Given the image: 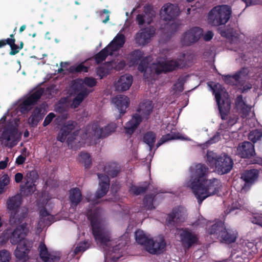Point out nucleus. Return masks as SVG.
I'll return each mask as SVG.
<instances>
[{"mask_svg":"<svg viewBox=\"0 0 262 262\" xmlns=\"http://www.w3.org/2000/svg\"><path fill=\"white\" fill-rule=\"evenodd\" d=\"M163 8L165 12L163 19L165 21L173 20L179 15V8L176 4H166Z\"/></svg>","mask_w":262,"mask_h":262,"instance_id":"28","label":"nucleus"},{"mask_svg":"<svg viewBox=\"0 0 262 262\" xmlns=\"http://www.w3.org/2000/svg\"><path fill=\"white\" fill-rule=\"evenodd\" d=\"M96 73L100 79H102L107 75L106 69L103 67H98L96 69Z\"/></svg>","mask_w":262,"mask_h":262,"instance_id":"56","label":"nucleus"},{"mask_svg":"<svg viewBox=\"0 0 262 262\" xmlns=\"http://www.w3.org/2000/svg\"><path fill=\"white\" fill-rule=\"evenodd\" d=\"M14 229H7L5 232L4 236L7 241H9L13 245H16L22 243L25 239L26 236L29 233V228L26 223L17 224Z\"/></svg>","mask_w":262,"mask_h":262,"instance_id":"8","label":"nucleus"},{"mask_svg":"<svg viewBox=\"0 0 262 262\" xmlns=\"http://www.w3.org/2000/svg\"><path fill=\"white\" fill-rule=\"evenodd\" d=\"M133 76L130 74L121 76L115 84L116 89L121 92L128 90L133 83Z\"/></svg>","mask_w":262,"mask_h":262,"instance_id":"29","label":"nucleus"},{"mask_svg":"<svg viewBox=\"0 0 262 262\" xmlns=\"http://www.w3.org/2000/svg\"><path fill=\"white\" fill-rule=\"evenodd\" d=\"M214 93L215 100L216 101L219 112L222 120H226L227 118V116L230 112L231 108V103L228 99L223 100L222 102V95L220 92H215Z\"/></svg>","mask_w":262,"mask_h":262,"instance_id":"20","label":"nucleus"},{"mask_svg":"<svg viewBox=\"0 0 262 262\" xmlns=\"http://www.w3.org/2000/svg\"><path fill=\"white\" fill-rule=\"evenodd\" d=\"M74 122L69 121L67 123L63 125L60 129L58 135L57 137V140L61 142H64L66 141L67 136L74 129Z\"/></svg>","mask_w":262,"mask_h":262,"instance_id":"31","label":"nucleus"},{"mask_svg":"<svg viewBox=\"0 0 262 262\" xmlns=\"http://www.w3.org/2000/svg\"><path fill=\"white\" fill-rule=\"evenodd\" d=\"M69 194L71 206L76 208L82 199L81 192L78 188L75 187L70 189Z\"/></svg>","mask_w":262,"mask_h":262,"instance_id":"33","label":"nucleus"},{"mask_svg":"<svg viewBox=\"0 0 262 262\" xmlns=\"http://www.w3.org/2000/svg\"><path fill=\"white\" fill-rule=\"evenodd\" d=\"M90 93V91L87 88H84L78 93L73 100L72 105L74 106V107H77Z\"/></svg>","mask_w":262,"mask_h":262,"instance_id":"40","label":"nucleus"},{"mask_svg":"<svg viewBox=\"0 0 262 262\" xmlns=\"http://www.w3.org/2000/svg\"><path fill=\"white\" fill-rule=\"evenodd\" d=\"M86 249V243H81L75 248L74 252L75 254H78L80 252H84Z\"/></svg>","mask_w":262,"mask_h":262,"instance_id":"55","label":"nucleus"},{"mask_svg":"<svg viewBox=\"0 0 262 262\" xmlns=\"http://www.w3.org/2000/svg\"><path fill=\"white\" fill-rule=\"evenodd\" d=\"M236 153L241 158L250 159L256 155L254 145L249 141L240 143L237 147Z\"/></svg>","mask_w":262,"mask_h":262,"instance_id":"16","label":"nucleus"},{"mask_svg":"<svg viewBox=\"0 0 262 262\" xmlns=\"http://www.w3.org/2000/svg\"><path fill=\"white\" fill-rule=\"evenodd\" d=\"M180 238L183 246L187 249L190 248L199 240L197 235L187 228L181 230Z\"/></svg>","mask_w":262,"mask_h":262,"instance_id":"18","label":"nucleus"},{"mask_svg":"<svg viewBox=\"0 0 262 262\" xmlns=\"http://www.w3.org/2000/svg\"><path fill=\"white\" fill-rule=\"evenodd\" d=\"M191 169V180L192 189L205 182L208 178L209 169L208 167L203 164L198 163L192 166Z\"/></svg>","mask_w":262,"mask_h":262,"instance_id":"9","label":"nucleus"},{"mask_svg":"<svg viewBox=\"0 0 262 262\" xmlns=\"http://www.w3.org/2000/svg\"><path fill=\"white\" fill-rule=\"evenodd\" d=\"M135 234L136 242L139 244L144 246L145 248L151 239L148 238L143 231L140 229L137 230Z\"/></svg>","mask_w":262,"mask_h":262,"instance_id":"38","label":"nucleus"},{"mask_svg":"<svg viewBox=\"0 0 262 262\" xmlns=\"http://www.w3.org/2000/svg\"><path fill=\"white\" fill-rule=\"evenodd\" d=\"M32 247V243L28 239L17 244L14 254L16 259L22 262H26L29 259V253Z\"/></svg>","mask_w":262,"mask_h":262,"instance_id":"15","label":"nucleus"},{"mask_svg":"<svg viewBox=\"0 0 262 262\" xmlns=\"http://www.w3.org/2000/svg\"><path fill=\"white\" fill-rule=\"evenodd\" d=\"M203 30L199 27H193L185 32L182 36L183 45L189 46L196 42L203 36Z\"/></svg>","mask_w":262,"mask_h":262,"instance_id":"14","label":"nucleus"},{"mask_svg":"<svg viewBox=\"0 0 262 262\" xmlns=\"http://www.w3.org/2000/svg\"><path fill=\"white\" fill-rule=\"evenodd\" d=\"M235 105L244 114H248L251 109V107L247 105L243 100L242 95L237 96L235 99Z\"/></svg>","mask_w":262,"mask_h":262,"instance_id":"39","label":"nucleus"},{"mask_svg":"<svg viewBox=\"0 0 262 262\" xmlns=\"http://www.w3.org/2000/svg\"><path fill=\"white\" fill-rule=\"evenodd\" d=\"M10 47L11 48V51L9 53L10 55H14L20 51L18 46L15 44V42H14Z\"/></svg>","mask_w":262,"mask_h":262,"instance_id":"59","label":"nucleus"},{"mask_svg":"<svg viewBox=\"0 0 262 262\" xmlns=\"http://www.w3.org/2000/svg\"><path fill=\"white\" fill-rule=\"evenodd\" d=\"M126 66V62L124 60L120 61L115 67V69L118 71L123 70Z\"/></svg>","mask_w":262,"mask_h":262,"instance_id":"64","label":"nucleus"},{"mask_svg":"<svg viewBox=\"0 0 262 262\" xmlns=\"http://www.w3.org/2000/svg\"><path fill=\"white\" fill-rule=\"evenodd\" d=\"M173 90L175 91L182 92L184 90V83L182 81L176 83L173 86Z\"/></svg>","mask_w":262,"mask_h":262,"instance_id":"60","label":"nucleus"},{"mask_svg":"<svg viewBox=\"0 0 262 262\" xmlns=\"http://www.w3.org/2000/svg\"><path fill=\"white\" fill-rule=\"evenodd\" d=\"M156 196V194H146L143 200V206L147 210H153L155 209V207L154 206L153 202Z\"/></svg>","mask_w":262,"mask_h":262,"instance_id":"41","label":"nucleus"},{"mask_svg":"<svg viewBox=\"0 0 262 262\" xmlns=\"http://www.w3.org/2000/svg\"><path fill=\"white\" fill-rule=\"evenodd\" d=\"M148 67V62L147 57L142 58L140 60V62L138 65V69L141 72H144V76H145V74L147 70Z\"/></svg>","mask_w":262,"mask_h":262,"instance_id":"50","label":"nucleus"},{"mask_svg":"<svg viewBox=\"0 0 262 262\" xmlns=\"http://www.w3.org/2000/svg\"><path fill=\"white\" fill-rule=\"evenodd\" d=\"M10 182V179L9 176L7 174H4L1 179H0V186L1 187H5L8 185Z\"/></svg>","mask_w":262,"mask_h":262,"instance_id":"58","label":"nucleus"},{"mask_svg":"<svg viewBox=\"0 0 262 262\" xmlns=\"http://www.w3.org/2000/svg\"><path fill=\"white\" fill-rule=\"evenodd\" d=\"M11 259V254L7 249L0 250V262H10Z\"/></svg>","mask_w":262,"mask_h":262,"instance_id":"49","label":"nucleus"},{"mask_svg":"<svg viewBox=\"0 0 262 262\" xmlns=\"http://www.w3.org/2000/svg\"><path fill=\"white\" fill-rule=\"evenodd\" d=\"M112 101L120 112V118L124 115L130 104L129 98L125 95H120L113 98Z\"/></svg>","mask_w":262,"mask_h":262,"instance_id":"26","label":"nucleus"},{"mask_svg":"<svg viewBox=\"0 0 262 262\" xmlns=\"http://www.w3.org/2000/svg\"><path fill=\"white\" fill-rule=\"evenodd\" d=\"M156 137V134L152 131H148L143 135V142L148 145L150 150H151L154 146Z\"/></svg>","mask_w":262,"mask_h":262,"instance_id":"37","label":"nucleus"},{"mask_svg":"<svg viewBox=\"0 0 262 262\" xmlns=\"http://www.w3.org/2000/svg\"><path fill=\"white\" fill-rule=\"evenodd\" d=\"M221 186L219 180L215 178L211 180L207 179L205 182L201 183L192 190L198 203L201 204L208 196L219 192Z\"/></svg>","mask_w":262,"mask_h":262,"instance_id":"6","label":"nucleus"},{"mask_svg":"<svg viewBox=\"0 0 262 262\" xmlns=\"http://www.w3.org/2000/svg\"><path fill=\"white\" fill-rule=\"evenodd\" d=\"M38 250L40 257L44 262H57L60 259V253L58 252H49L43 243H41L39 244Z\"/></svg>","mask_w":262,"mask_h":262,"instance_id":"21","label":"nucleus"},{"mask_svg":"<svg viewBox=\"0 0 262 262\" xmlns=\"http://www.w3.org/2000/svg\"><path fill=\"white\" fill-rule=\"evenodd\" d=\"M98 179H99V189L96 192L95 196L97 199H100L104 196L108 192L110 180L109 176L107 174H104L102 173H97Z\"/></svg>","mask_w":262,"mask_h":262,"instance_id":"24","label":"nucleus"},{"mask_svg":"<svg viewBox=\"0 0 262 262\" xmlns=\"http://www.w3.org/2000/svg\"><path fill=\"white\" fill-rule=\"evenodd\" d=\"M166 246L164 237H160L156 240L151 238L145 249L150 254H160L164 252Z\"/></svg>","mask_w":262,"mask_h":262,"instance_id":"19","label":"nucleus"},{"mask_svg":"<svg viewBox=\"0 0 262 262\" xmlns=\"http://www.w3.org/2000/svg\"><path fill=\"white\" fill-rule=\"evenodd\" d=\"M226 120H227L226 122L220 124V128L222 129H226L232 126L237 122L238 117L236 115H232L227 117Z\"/></svg>","mask_w":262,"mask_h":262,"instance_id":"42","label":"nucleus"},{"mask_svg":"<svg viewBox=\"0 0 262 262\" xmlns=\"http://www.w3.org/2000/svg\"><path fill=\"white\" fill-rule=\"evenodd\" d=\"M262 137V130L254 129L251 131L248 135V139L253 143H256L257 141L260 140Z\"/></svg>","mask_w":262,"mask_h":262,"instance_id":"44","label":"nucleus"},{"mask_svg":"<svg viewBox=\"0 0 262 262\" xmlns=\"http://www.w3.org/2000/svg\"><path fill=\"white\" fill-rule=\"evenodd\" d=\"M50 215L49 213L45 207L41 208L39 210V218L40 221L41 222L45 220L46 217H48Z\"/></svg>","mask_w":262,"mask_h":262,"instance_id":"57","label":"nucleus"},{"mask_svg":"<svg viewBox=\"0 0 262 262\" xmlns=\"http://www.w3.org/2000/svg\"><path fill=\"white\" fill-rule=\"evenodd\" d=\"M248 69L247 68H243L235 74L231 76V77L235 83L239 81L241 78L245 77L248 75Z\"/></svg>","mask_w":262,"mask_h":262,"instance_id":"47","label":"nucleus"},{"mask_svg":"<svg viewBox=\"0 0 262 262\" xmlns=\"http://www.w3.org/2000/svg\"><path fill=\"white\" fill-rule=\"evenodd\" d=\"M250 222L262 228V214L253 213L250 217Z\"/></svg>","mask_w":262,"mask_h":262,"instance_id":"48","label":"nucleus"},{"mask_svg":"<svg viewBox=\"0 0 262 262\" xmlns=\"http://www.w3.org/2000/svg\"><path fill=\"white\" fill-rule=\"evenodd\" d=\"M187 217L186 211L182 207L174 208L172 212L168 215L169 223L176 222L177 223L184 222Z\"/></svg>","mask_w":262,"mask_h":262,"instance_id":"25","label":"nucleus"},{"mask_svg":"<svg viewBox=\"0 0 262 262\" xmlns=\"http://www.w3.org/2000/svg\"><path fill=\"white\" fill-rule=\"evenodd\" d=\"M79 157L80 161L84 164L85 168H90L92 165V159L90 155L88 152H81Z\"/></svg>","mask_w":262,"mask_h":262,"instance_id":"43","label":"nucleus"},{"mask_svg":"<svg viewBox=\"0 0 262 262\" xmlns=\"http://www.w3.org/2000/svg\"><path fill=\"white\" fill-rule=\"evenodd\" d=\"M221 139V134L219 132L216 133L209 140L207 141V144H212L218 142Z\"/></svg>","mask_w":262,"mask_h":262,"instance_id":"54","label":"nucleus"},{"mask_svg":"<svg viewBox=\"0 0 262 262\" xmlns=\"http://www.w3.org/2000/svg\"><path fill=\"white\" fill-rule=\"evenodd\" d=\"M103 169V171L112 178L117 177L121 171L120 166L116 162L107 163Z\"/></svg>","mask_w":262,"mask_h":262,"instance_id":"32","label":"nucleus"},{"mask_svg":"<svg viewBox=\"0 0 262 262\" xmlns=\"http://www.w3.org/2000/svg\"><path fill=\"white\" fill-rule=\"evenodd\" d=\"M231 13V9L229 6H216L209 11L208 15V22L214 26L225 25L229 20Z\"/></svg>","mask_w":262,"mask_h":262,"instance_id":"7","label":"nucleus"},{"mask_svg":"<svg viewBox=\"0 0 262 262\" xmlns=\"http://www.w3.org/2000/svg\"><path fill=\"white\" fill-rule=\"evenodd\" d=\"M223 80L224 81V82L230 85H233L234 84V81L233 80L231 77V75H223L222 76Z\"/></svg>","mask_w":262,"mask_h":262,"instance_id":"61","label":"nucleus"},{"mask_svg":"<svg viewBox=\"0 0 262 262\" xmlns=\"http://www.w3.org/2000/svg\"><path fill=\"white\" fill-rule=\"evenodd\" d=\"M38 179V174L35 170L27 172L24 177V184L20 186L21 193L26 196L33 193L36 190L35 183Z\"/></svg>","mask_w":262,"mask_h":262,"instance_id":"12","label":"nucleus"},{"mask_svg":"<svg viewBox=\"0 0 262 262\" xmlns=\"http://www.w3.org/2000/svg\"><path fill=\"white\" fill-rule=\"evenodd\" d=\"M181 61L180 59L171 60L166 62L158 61L156 63H153L151 68L157 75L166 73L173 71L179 68H181L182 66L180 63Z\"/></svg>","mask_w":262,"mask_h":262,"instance_id":"13","label":"nucleus"},{"mask_svg":"<svg viewBox=\"0 0 262 262\" xmlns=\"http://www.w3.org/2000/svg\"><path fill=\"white\" fill-rule=\"evenodd\" d=\"M22 198L16 194L8 199L6 205L9 213V223L11 225L21 224L27 217L28 210L26 207L20 208Z\"/></svg>","mask_w":262,"mask_h":262,"instance_id":"1","label":"nucleus"},{"mask_svg":"<svg viewBox=\"0 0 262 262\" xmlns=\"http://www.w3.org/2000/svg\"><path fill=\"white\" fill-rule=\"evenodd\" d=\"M83 84L89 88H93L97 85L96 79L92 77H85L82 80Z\"/></svg>","mask_w":262,"mask_h":262,"instance_id":"51","label":"nucleus"},{"mask_svg":"<svg viewBox=\"0 0 262 262\" xmlns=\"http://www.w3.org/2000/svg\"><path fill=\"white\" fill-rule=\"evenodd\" d=\"M149 185V183L147 181L143 182L139 186L132 184L129 187V191L135 195H141L145 193L148 190Z\"/></svg>","mask_w":262,"mask_h":262,"instance_id":"34","label":"nucleus"},{"mask_svg":"<svg viewBox=\"0 0 262 262\" xmlns=\"http://www.w3.org/2000/svg\"><path fill=\"white\" fill-rule=\"evenodd\" d=\"M203 36L204 40L208 41L213 38V33L211 31H208L204 35H203Z\"/></svg>","mask_w":262,"mask_h":262,"instance_id":"63","label":"nucleus"},{"mask_svg":"<svg viewBox=\"0 0 262 262\" xmlns=\"http://www.w3.org/2000/svg\"><path fill=\"white\" fill-rule=\"evenodd\" d=\"M45 109L42 105L36 107L28 119V123L30 127H36L42 120L45 115Z\"/></svg>","mask_w":262,"mask_h":262,"instance_id":"23","label":"nucleus"},{"mask_svg":"<svg viewBox=\"0 0 262 262\" xmlns=\"http://www.w3.org/2000/svg\"><path fill=\"white\" fill-rule=\"evenodd\" d=\"M206 160L208 165L214 168L215 171L221 175L229 173L233 166L232 159L226 154L218 155L212 151H208Z\"/></svg>","mask_w":262,"mask_h":262,"instance_id":"2","label":"nucleus"},{"mask_svg":"<svg viewBox=\"0 0 262 262\" xmlns=\"http://www.w3.org/2000/svg\"><path fill=\"white\" fill-rule=\"evenodd\" d=\"M3 40H4V42L5 43V46L6 45H8L9 46H10L14 42H15L14 34H11L10 35V38H8L7 39H5Z\"/></svg>","mask_w":262,"mask_h":262,"instance_id":"62","label":"nucleus"},{"mask_svg":"<svg viewBox=\"0 0 262 262\" xmlns=\"http://www.w3.org/2000/svg\"><path fill=\"white\" fill-rule=\"evenodd\" d=\"M177 138H178V137L176 135L167 134L166 135H163L158 141L156 144V148H158L163 144L166 143L168 141L176 139Z\"/></svg>","mask_w":262,"mask_h":262,"instance_id":"46","label":"nucleus"},{"mask_svg":"<svg viewBox=\"0 0 262 262\" xmlns=\"http://www.w3.org/2000/svg\"><path fill=\"white\" fill-rule=\"evenodd\" d=\"M89 68L85 66L83 63H81L77 66H72L69 68V72L72 73H77L81 72H88Z\"/></svg>","mask_w":262,"mask_h":262,"instance_id":"45","label":"nucleus"},{"mask_svg":"<svg viewBox=\"0 0 262 262\" xmlns=\"http://www.w3.org/2000/svg\"><path fill=\"white\" fill-rule=\"evenodd\" d=\"M155 33V29L154 27H149L140 29L135 36L136 43L139 46H145L150 41Z\"/></svg>","mask_w":262,"mask_h":262,"instance_id":"17","label":"nucleus"},{"mask_svg":"<svg viewBox=\"0 0 262 262\" xmlns=\"http://www.w3.org/2000/svg\"><path fill=\"white\" fill-rule=\"evenodd\" d=\"M152 111V106L150 103L146 102L140 103L137 110V113L134 114L132 119L128 121L124 127L125 132L132 135L142 122L143 119H148Z\"/></svg>","mask_w":262,"mask_h":262,"instance_id":"5","label":"nucleus"},{"mask_svg":"<svg viewBox=\"0 0 262 262\" xmlns=\"http://www.w3.org/2000/svg\"><path fill=\"white\" fill-rule=\"evenodd\" d=\"M55 117V115L54 113H50L45 118L42 125L44 127L48 125L53 120L54 118Z\"/></svg>","mask_w":262,"mask_h":262,"instance_id":"53","label":"nucleus"},{"mask_svg":"<svg viewBox=\"0 0 262 262\" xmlns=\"http://www.w3.org/2000/svg\"><path fill=\"white\" fill-rule=\"evenodd\" d=\"M259 177V171L256 169L246 170L241 176V178L245 182L244 187H250L256 181Z\"/></svg>","mask_w":262,"mask_h":262,"instance_id":"27","label":"nucleus"},{"mask_svg":"<svg viewBox=\"0 0 262 262\" xmlns=\"http://www.w3.org/2000/svg\"><path fill=\"white\" fill-rule=\"evenodd\" d=\"M81 81L82 79L74 81L72 85V88L75 92L79 93L85 88L83 85V82H81Z\"/></svg>","mask_w":262,"mask_h":262,"instance_id":"52","label":"nucleus"},{"mask_svg":"<svg viewBox=\"0 0 262 262\" xmlns=\"http://www.w3.org/2000/svg\"><path fill=\"white\" fill-rule=\"evenodd\" d=\"M144 53L139 49L135 50L128 54V60L132 65L138 64L143 57Z\"/></svg>","mask_w":262,"mask_h":262,"instance_id":"36","label":"nucleus"},{"mask_svg":"<svg viewBox=\"0 0 262 262\" xmlns=\"http://www.w3.org/2000/svg\"><path fill=\"white\" fill-rule=\"evenodd\" d=\"M43 92L44 91L42 88H39L33 92L22 102L19 104L18 106L19 111L23 114L28 113L33 106L37 103L43 95Z\"/></svg>","mask_w":262,"mask_h":262,"instance_id":"11","label":"nucleus"},{"mask_svg":"<svg viewBox=\"0 0 262 262\" xmlns=\"http://www.w3.org/2000/svg\"><path fill=\"white\" fill-rule=\"evenodd\" d=\"M207 232L212 238L227 244L234 243L237 236V232L236 230L226 228L224 223L221 221H217L209 227Z\"/></svg>","mask_w":262,"mask_h":262,"instance_id":"3","label":"nucleus"},{"mask_svg":"<svg viewBox=\"0 0 262 262\" xmlns=\"http://www.w3.org/2000/svg\"><path fill=\"white\" fill-rule=\"evenodd\" d=\"M100 213L99 209L95 208L89 210L87 216L90 221L92 232L96 241L105 245L110 241L111 236L109 232L101 225L99 221Z\"/></svg>","mask_w":262,"mask_h":262,"instance_id":"4","label":"nucleus"},{"mask_svg":"<svg viewBox=\"0 0 262 262\" xmlns=\"http://www.w3.org/2000/svg\"><path fill=\"white\" fill-rule=\"evenodd\" d=\"M17 133L16 129L14 128L5 129L3 132L1 138L5 147L12 148L17 144Z\"/></svg>","mask_w":262,"mask_h":262,"instance_id":"22","label":"nucleus"},{"mask_svg":"<svg viewBox=\"0 0 262 262\" xmlns=\"http://www.w3.org/2000/svg\"><path fill=\"white\" fill-rule=\"evenodd\" d=\"M113 54L114 53H111L110 49L106 46L95 55L94 58L96 63L99 64L105 61L108 55L112 56Z\"/></svg>","mask_w":262,"mask_h":262,"instance_id":"35","label":"nucleus"},{"mask_svg":"<svg viewBox=\"0 0 262 262\" xmlns=\"http://www.w3.org/2000/svg\"><path fill=\"white\" fill-rule=\"evenodd\" d=\"M117 126L115 123H111L104 128H101L98 122H94L87 127V134L89 136L96 139L106 138L114 132Z\"/></svg>","mask_w":262,"mask_h":262,"instance_id":"10","label":"nucleus"},{"mask_svg":"<svg viewBox=\"0 0 262 262\" xmlns=\"http://www.w3.org/2000/svg\"><path fill=\"white\" fill-rule=\"evenodd\" d=\"M125 37L122 33H118L111 42L107 46L111 50V53L118 51L123 47L125 42Z\"/></svg>","mask_w":262,"mask_h":262,"instance_id":"30","label":"nucleus"}]
</instances>
